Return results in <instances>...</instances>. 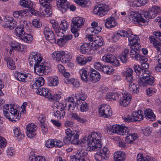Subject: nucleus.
<instances>
[{
	"label": "nucleus",
	"instance_id": "nucleus-1",
	"mask_svg": "<svg viewBox=\"0 0 161 161\" xmlns=\"http://www.w3.org/2000/svg\"><path fill=\"white\" fill-rule=\"evenodd\" d=\"M102 135L99 132H93L87 137L84 138L80 142L82 146H87V149L89 151L97 152L94 156L97 161L107 159L109 157V151L107 148H101L102 144Z\"/></svg>",
	"mask_w": 161,
	"mask_h": 161
},
{
	"label": "nucleus",
	"instance_id": "nucleus-2",
	"mask_svg": "<svg viewBox=\"0 0 161 161\" xmlns=\"http://www.w3.org/2000/svg\"><path fill=\"white\" fill-rule=\"evenodd\" d=\"M134 69L137 75L140 77L138 80L140 86L144 87L148 85H153L154 79L151 76L149 71L142 69L137 65H134Z\"/></svg>",
	"mask_w": 161,
	"mask_h": 161
},
{
	"label": "nucleus",
	"instance_id": "nucleus-3",
	"mask_svg": "<svg viewBox=\"0 0 161 161\" xmlns=\"http://www.w3.org/2000/svg\"><path fill=\"white\" fill-rule=\"evenodd\" d=\"M3 111L4 115L12 122L18 121L21 118V115H19L17 109L11 105H4L3 107Z\"/></svg>",
	"mask_w": 161,
	"mask_h": 161
},
{
	"label": "nucleus",
	"instance_id": "nucleus-4",
	"mask_svg": "<svg viewBox=\"0 0 161 161\" xmlns=\"http://www.w3.org/2000/svg\"><path fill=\"white\" fill-rule=\"evenodd\" d=\"M84 21L85 19L83 18L80 17H74L72 19L71 30L75 37H77L79 36L78 31L84 25Z\"/></svg>",
	"mask_w": 161,
	"mask_h": 161
},
{
	"label": "nucleus",
	"instance_id": "nucleus-5",
	"mask_svg": "<svg viewBox=\"0 0 161 161\" xmlns=\"http://www.w3.org/2000/svg\"><path fill=\"white\" fill-rule=\"evenodd\" d=\"M42 61L34 66L35 73L40 75H47L51 71L49 64L47 62Z\"/></svg>",
	"mask_w": 161,
	"mask_h": 161
},
{
	"label": "nucleus",
	"instance_id": "nucleus-6",
	"mask_svg": "<svg viewBox=\"0 0 161 161\" xmlns=\"http://www.w3.org/2000/svg\"><path fill=\"white\" fill-rule=\"evenodd\" d=\"M112 99L116 100L119 98V103L120 105L126 107L129 103L131 100L130 97L127 94H120L116 92H112Z\"/></svg>",
	"mask_w": 161,
	"mask_h": 161
},
{
	"label": "nucleus",
	"instance_id": "nucleus-7",
	"mask_svg": "<svg viewBox=\"0 0 161 161\" xmlns=\"http://www.w3.org/2000/svg\"><path fill=\"white\" fill-rule=\"evenodd\" d=\"M52 56L54 60L61 62L63 64L69 63L71 60L70 55L66 54L63 51L54 52L52 53Z\"/></svg>",
	"mask_w": 161,
	"mask_h": 161
},
{
	"label": "nucleus",
	"instance_id": "nucleus-8",
	"mask_svg": "<svg viewBox=\"0 0 161 161\" xmlns=\"http://www.w3.org/2000/svg\"><path fill=\"white\" fill-rule=\"evenodd\" d=\"M160 12L161 10L159 7L157 6H154L150 7L148 11L143 14V16L147 19V18L153 19L155 18Z\"/></svg>",
	"mask_w": 161,
	"mask_h": 161
},
{
	"label": "nucleus",
	"instance_id": "nucleus-9",
	"mask_svg": "<svg viewBox=\"0 0 161 161\" xmlns=\"http://www.w3.org/2000/svg\"><path fill=\"white\" fill-rule=\"evenodd\" d=\"M109 10L108 6L106 4H100L97 6H95L93 9V12L94 14H97L102 17L105 15Z\"/></svg>",
	"mask_w": 161,
	"mask_h": 161
},
{
	"label": "nucleus",
	"instance_id": "nucleus-10",
	"mask_svg": "<svg viewBox=\"0 0 161 161\" xmlns=\"http://www.w3.org/2000/svg\"><path fill=\"white\" fill-rule=\"evenodd\" d=\"M42 58L41 54L37 52H33L29 57V62L30 65L35 66L40 62H42Z\"/></svg>",
	"mask_w": 161,
	"mask_h": 161
},
{
	"label": "nucleus",
	"instance_id": "nucleus-11",
	"mask_svg": "<svg viewBox=\"0 0 161 161\" xmlns=\"http://www.w3.org/2000/svg\"><path fill=\"white\" fill-rule=\"evenodd\" d=\"M102 60L104 62L110 64L115 66H119L120 65L118 60L112 54L104 55L102 57Z\"/></svg>",
	"mask_w": 161,
	"mask_h": 161
},
{
	"label": "nucleus",
	"instance_id": "nucleus-12",
	"mask_svg": "<svg viewBox=\"0 0 161 161\" xmlns=\"http://www.w3.org/2000/svg\"><path fill=\"white\" fill-rule=\"evenodd\" d=\"M112 114L109 105H102L99 108V115L100 116L108 118Z\"/></svg>",
	"mask_w": 161,
	"mask_h": 161
},
{
	"label": "nucleus",
	"instance_id": "nucleus-13",
	"mask_svg": "<svg viewBox=\"0 0 161 161\" xmlns=\"http://www.w3.org/2000/svg\"><path fill=\"white\" fill-rule=\"evenodd\" d=\"M130 19L131 18L132 21L145 23L146 21L143 18V14H139L138 11L131 12L129 14Z\"/></svg>",
	"mask_w": 161,
	"mask_h": 161
},
{
	"label": "nucleus",
	"instance_id": "nucleus-14",
	"mask_svg": "<svg viewBox=\"0 0 161 161\" xmlns=\"http://www.w3.org/2000/svg\"><path fill=\"white\" fill-rule=\"evenodd\" d=\"M66 135H70L71 144L76 145L79 144V136L76 132L72 131L69 129H67L65 130Z\"/></svg>",
	"mask_w": 161,
	"mask_h": 161
},
{
	"label": "nucleus",
	"instance_id": "nucleus-15",
	"mask_svg": "<svg viewBox=\"0 0 161 161\" xmlns=\"http://www.w3.org/2000/svg\"><path fill=\"white\" fill-rule=\"evenodd\" d=\"M43 33L46 39L51 43L55 42L56 39L54 34L50 29L45 28L44 29Z\"/></svg>",
	"mask_w": 161,
	"mask_h": 161
},
{
	"label": "nucleus",
	"instance_id": "nucleus-16",
	"mask_svg": "<svg viewBox=\"0 0 161 161\" xmlns=\"http://www.w3.org/2000/svg\"><path fill=\"white\" fill-rule=\"evenodd\" d=\"M88 74L90 75L91 81L93 83L99 81L100 79V73L91 68H90Z\"/></svg>",
	"mask_w": 161,
	"mask_h": 161
},
{
	"label": "nucleus",
	"instance_id": "nucleus-17",
	"mask_svg": "<svg viewBox=\"0 0 161 161\" xmlns=\"http://www.w3.org/2000/svg\"><path fill=\"white\" fill-rule=\"evenodd\" d=\"M26 129V133L28 137L32 138L36 135V129L34 124L31 123L27 125Z\"/></svg>",
	"mask_w": 161,
	"mask_h": 161
},
{
	"label": "nucleus",
	"instance_id": "nucleus-18",
	"mask_svg": "<svg viewBox=\"0 0 161 161\" xmlns=\"http://www.w3.org/2000/svg\"><path fill=\"white\" fill-rule=\"evenodd\" d=\"M57 5L63 13L65 12L68 8L69 3L67 0H57Z\"/></svg>",
	"mask_w": 161,
	"mask_h": 161
},
{
	"label": "nucleus",
	"instance_id": "nucleus-19",
	"mask_svg": "<svg viewBox=\"0 0 161 161\" xmlns=\"http://www.w3.org/2000/svg\"><path fill=\"white\" fill-rule=\"evenodd\" d=\"M130 56L131 58H135L136 60L139 61L147 62V59L145 58L144 56H141L138 53L131 48V50L130 53Z\"/></svg>",
	"mask_w": 161,
	"mask_h": 161
},
{
	"label": "nucleus",
	"instance_id": "nucleus-20",
	"mask_svg": "<svg viewBox=\"0 0 161 161\" xmlns=\"http://www.w3.org/2000/svg\"><path fill=\"white\" fill-rule=\"evenodd\" d=\"M77 108L82 112H85L89 110L88 104L84 101L77 100L76 102Z\"/></svg>",
	"mask_w": 161,
	"mask_h": 161
},
{
	"label": "nucleus",
	"instance_id": "nucleus-21",
	"mask_svg": "<svg viewBox=\"0 0 161 161\" xmlns=\"http://www.w3.org/2000/svg\"><path fill=\"white\" fill-rule=\"evenodd\" d=\"M92 45L90 43H83L80 47V51L81 53L84 54H90L91 53L92 49Z\"/></svg>",
	"mask_w": 161,
	"mask_h": 161
},
{
	"label": "nucleus",
	"instance_id": "nucleus-22",
	"mask_svg": "<svg viewBox=\"0 0 161 161\" xmlns=\"http://www.w3.org/2000/svg\"><path fill=\"white\" fill-rule=\"evenodd\" d=\"M36 92L37 94L45 96L46 98L48 99L52 98L51 93L49 91L48 89L47 88L43 87H38L37 88Z\"/></svg>",
	"mask_w": 161,
	"mask_h": 161
},
{
	"label": "nucleus",
	"instance_id": "nucleus-23",
	"mask_svg": "<svg viewBox=\"0 0 161 161\" xmlns=\"http://www.w3.org/2000/svg\"><path fill=\"white\" fill-rule=\"evenodd\" d=\"M102 40L103 38L101 36H95L94 42L91 43L92 47L96 49L103 45V42Z\"/></svg>",
	"mask_w": 161,
	"mask_h": 161
},
{
	"label": "nucleus",
	"instance_id": "nucleus-24",
	"mask_svg": "<svg viewBox=\"0 0 161 161\" xmlns=\"http://www.w3.org/2000/svg\"><path fill=\"white\" fill-rule=\"evenodd\" d=\"M40 4L44 7H45V13L44 15L46 17L50 16L52 14V11L51 8V6L49 3H45V2H42V0L40 1Z\"/></svg>",
	"mask_w": 161,
	"mask_h": 161
},
{
	"label": "nucleus",
	"instance_id": "nucleus-25",
	"mask_svg": "<svg viewBox=\"0 0 161 161\" xmlns=\"http://www.w3.org/2000/svg\"><path fill=\"white\" fill-rule=\"evenodd\" d=\"M114 132L119 135H122L128 132V128L125 126H120L119 125H114Z\"/></svg>",
	"mask_w": 161,
	"mask_h": 161
},
{
	"label": "nucleus",
	"instance_id": "nucleus-26",
	"mask_svg": "<svg viewBox=\"0 0 161 161\" xmlns=\"http://www.w3.org/2000/svg\"><path fill=\"white\" fill-rule=\"evenodd\" d=\"M64 82L66 84H69L72 85L73 87L78 88L79 87L80 83L79 81L75 80L74 78H64L63 80Z\"/></svg>",
	"mask_w": 161,
	"mask_h": 161
},
{
	"label": "nucleus",
	"instance_id": "nucleus-27",
	"mask_svg": "<svg viewBox=\"0 0 161 161\" xmlns=\"http://www.w3.org/2000/svg\"><path fill=\"white\" fill-rule=\"evenodd\" d=\"M106 20L105 25L108 28H113L116 26L118 23L115 19L113 17L108 18Z\"/></svg>",
	"mask_w": 161,
	"mask_h": 161
},
{
	"label": "nucleus",
	"instance_id": "nucleus-28",
	"mask_svg": "<svg viewBox=\"0 0 161 161\" xmlns=\"http://www.w3.org/2000/svg\"><path fill=\"white\" fill-rule=\"evenodd\" d=\"M61 30L62 31H61L59 30V32H57V36H62L64 35V32H65V31L67 30L68 27V24L67 23V22L65 20H62L61 22Z\"/></svg>",
	"mask_w": 161,
	"mask_h": 161
},
{
	"label": "nucleus",
	"instance_id": "nucleus-29",
	"mask_svg": "<svg viewBox=\"0 0 161 161\" xmlns=\"http://www.w3.org/2000/svg\"><path fill=\"white\" fill-rule=\"evenodd\" d=\"M92 60L91 57L86 58L83 55L78 56L76 58L78 63L80 65H84L88 62H90Z\"/></svg>",
	"mask_w": 161,
	"mask_h": 161
},
{
	"label": "nucleus",
	"instance_id": "nucleus-30",
	"mask_svg": "<svg viewBox=\"0 0 161 161\" xmlns=\"http://www.w3.org/2000/svg\"><path fill=\"white\" fill-rule=\"evenodd\" d=\"M146 119L150 121H153L155 119V116L151 109H146L144 112Z\"/></svg>",
	"mask_w": 161,
	"mask_h": 161
},
{
	"label": "nucleus",
	"instance_id": "nucleus-31",
	"mask_svg": "<svg viewBox=\"0 0 161 161\" xmlns=\"http://www.w3.org/2000/svg\"><path fill=\"white\" fill-rule=\"evenodd\" d=\"M125 156V153L123 152H116L114 157V161H124Z\"/></svg>",
	"mask_w": 161,
	"mask_h": 161
},
{
	"label": "nucleus",
	"instance_id": "nucleus-32",
	"mask_svg": "<svg viewBox=\"0 0 161 161\" xmlns=\"http://www.w3.org/2000/svg\"><path fill=\"white\" fill-rule=\"evenodd\" d=\"M86 153L83 150H78L75 155V157L78 158L80 161H88V160L86 158Z\"/></svg>",
	"mask_w": 161,
	"mask_h": 161
},
{
	"label": "nucleus",
	"instance_id": "nucleus-33",
	"mask_svg": "<svg viewBox=\"0 0 161 161\" xmlns=\"http://www.w3.org/2000/svg\"><path fill=\"white\" fill-rule=\"evenodd\" d=\"M80 76L81 80L84 82H87L88 80L89 74L87 70L82 69L79 71Z\"/></svg>",
	"mask_w": 161,
	"mask_h": 161
},
{
	"label": "nucleus",
	"instance_id": "nucleus-34",
	"mask_svg": "<svg viewBox=\"0 0 161 161\" xmlns=\"http://www.w3.org/2000/svg\"><path fill=\"white\" fill-rule=\"evenodd\" d=\"M126 132L127 133L128 136H126L125 141L127 142L131 143L137 138V134L129 133L128 131Z\"/></svg>",
	"mask_w": 161,
	"mask_h": 161
},
{
	"label": "nucleus",
	"instance_id": "nucleus-35",
	"mask_svg": "<svg viewBox=\"0 0 161 161\" xmlns=\"http://www.w3.org/2000/svg\"><path fill=\"white\" fill-rule=\"evenodd\" d=\"M141 111L138 110L137 112H134L132 114L134 122L135 121H140L142 120L143 116L142 114Z\"/></svg>",
	"mask_w": 161,
	"mask_h": 161
},
{
	"label": "nucleus",
	"instance_id": "nucleus-36",
	"mask_svg": "<svg viewBox=\"0 0 161 161\" xmlns=\"http://www.w3.org/2000/svg\"><path fill=\"white\" fill-rule=\"evenodd\" d=\"M129 82V89L132 92L136 94L139 91L138 86L133 83L132 81H128Z\"/></svg>",
	"mask_w": 161,
	"mask_h": 161
},
{
	"label": "nucleus",
	"instance_id": "nucleus-37",
	"mask_svg": "<svg viewBox=\"0 0 161 161\" xmlns=\"http://www.w3.org/2000/svg\"><path fill=\"white\" fill-rule=\"evenodd\" d=\"M14 75L17 80L19 81L27 82L26 79L27 76L26 75L18 71H15L14 74Z\"/></svg>",
	"mask_w": 161,
	"mask_h": 161
},
{
	"label": "nucleus",
	"instance_id": "nucleus-38",
	"mask_svg": "<svg viewBox=\"0 0 161 161\" xmlns=\"http://www.w3.org/2000/svg\"><path fill=\"white\" fill-rule=\"evenodd\" d=\"M4 60L7 63L8 67L11 69H15L16 66L14 62L10 57H6L4 58Z\"/></svg>",
	"mask_w": 161,
	"mask_h": 161
},
{
	"label": "nucleus",
	"instance_id": "nucleus-39",
	"mask_svg": "<svg viewBox=\"0 0 161 161\" xmlns=\"http://www.w3.org/2000/svg\"><path fill=\"white\" fill-rule=\"evenodd\" d=\"M14 31L16 35L20 38L23 36L25 34L23 25L18 26L15 29Z\"/></svg>",
	"mask_w": 161,
	"mask_h": 161
},
{
	"label": "nucleus",
	"instance_id": "nucleus-40",
	"mask_svg": "<svg viewBox=\"0 0 161 161\" xmlns=\"http://www.w3.org/2000/svg\"><path fill=\"white\" fill-rule=\"evenodd\" d=\"M129 53L128 49L126 48L119 56L120 60L123 63H125L128 60L127 55Z\"/></svg>",
	"mask_w": 161,
	"mask_h": 161
},
{
	"label": "nucleus",
	"instance_id": "nucleus-41",
	"mask_svg": "<svg viewBox=\"0 0 161 161\" xmlns=\"http://www.w3.org/2000/svg\"><path fill=\"white\" fill-rule=\"evenodd\" d=\"M20 4L24 7L30 9L33 7V3L30 0H22L20 2Z\"/></svg>",
	"mask_w": 161,
	"mask_h": 161
},
{
	"label": "nucleus",
	"instance_id": "nucleus-42",
	"mask_svg": "<svg viewBox=\"0 0 161 161\" xmlns=\"http://www.w3.org/2000/svg\"><path fill=\"white\" fill-rule=\"evenodd\" d=\"M101 71L108 75H111L114 72V70L112 67L104 65H103Z\"/></svg>",
	"mask_w": 161,
	"mask_h": 161
},
{
	"label": "nucleus",
	"instance_id": "nucleus-43",
	"mask_svg": "<svg viewBox=\"0 0 161 161\" xmlns=\"http://www.w3.org/2000/svg\"><path fill=\"white\" fill-rule=\"evenodd\" d=\"M133 70L130 68L127 69L125 73V75L127 81H133V79L132 77Z\"/></svg>",
	"mask_w": 161,
	"mask_h": 161
},
{
	"label": "nucleus",
	"instance_id": "nucleus-44",
	"mask_svg": "<svg viewBox=\"0 0 161 161\" xmlns=\"http://www.w3.org/2000/svg\"><path fill=\"white\" fill-rule=\"evenodd\" d=\"M60 111L56 110L55 112L54 113V116L58 119L59 118V119H61L63 118L65 116V113L64 108H61Z\"/></svg>",
	"mask_w": 161,
	"mask_h": 161
},
{
	"label": "nucleus",
	"instance_id": "nucleus-45",
	"mask_svg": "<svg viewBox=\"0 0 161 161\" xmlns=\"http://www.w3.org/2000/svg\"><path fill=\"white\" fill-rule=\"evenodd\" d=\"M71 119H75L79 121L81 123H84L86 121V120L85 119L81 118L77 114L75 113H72L70 114Z\"/></svg>",
	"mask_w": 161,
	"mask_h": 161
},
{
	"label": "nucleus",
	"instance_id": "nucleus-46",
	"mask_svg": "<svg viewBox=\"0 0 161 161\" xmlns=\"http://www.w3.org/2000/svg\"><path fill=\"white\" fill-rule=\"evenodd\" d=\"M10 46L11 47L9 50L10 55L12 53V52L14 49L17 51H19L20 49L21 46L20 44H19L17 42L11 43L10 45Z\"/></svg>",
	"mask_w": 161,
	"mask_h": 161
},
{
	"label": "nucleus",
	"instance_id": "nucleus-47",
	"mask_svg": "<svg viewBox=\"0 0 161 161\" xmlns=\"http://www.w3.org/2000/svg\"><path fill=\"white\" fill-rule=\"evenodd\" d=\"M48 85L50 86H56L58 82V78H49Z\"/></svg>",
	"mask_w": 161,
	"mask_h": 161
},
{
	"label": "nucleus",
	"instance_id": "nucleus-48",
	"mask_svg": "<svg viewBox=\"0 0 161 161\" xmlns=\"http://www.w3.org/2000/svg\"><path fill=\"white\" fill-rule=\"evenodd\" d=\"M24 42L28 43H30L33 40L32 36L30 34H25L24 35L20 38Z\"/></svg>",
	"mask_w": 161,
	"mask_h": 161
},
{
	"label": "nucleus",
	"instance_id": "nucleus-49",
	"mask_svg": "<svg viewBox=\"0 0 161 161\" xmlns=\"http://www.w3.org/2000/svg\"><path fill=\"white\" fill-rule=\"evenodd\" d=\"M50 23L52 24V27L54 29L55 32L57 33V32H60V30L61 31L62 30H61L58 25V23L57 21L55 20H50Z\"/></svg>",
	"mask_w": 161,
	"mask_h": 161
},
{
	"label": "nucleus",
	"instance_id": "nucleus-50",
	"mask_svg": "<svg viewBox=\"0 0 161 161\" xmlns=\"http://www.w3.org/2000/svg\"><path fill=\"white\" fill-rule=\"evenodd\" d=\"M29 161H45L44 157L40 156L36 157L35 156H31L29 158Z\"/></svg>",
	"mask_w": 161,
	"mask_h": 161
},
{
	"label": "nucleus",
	"instance_id": "nucleus-51",
	"mask_svg": "<svg viewBox=\"0 0 161 161\" xmlns=\"http://www.w3.org/2000/svg\"><path fill=\"white\" fill-rule=\"evenodd\" d=\"M131 45H132V46L131 47V48L133 49L134 50H135L137 53H140L141 49V46L138 42H135V43H131Z\"/></svg>",
	"mask_w": 161,
	"mask_h": 161
},
{
	"label": "nucleus",
	"instance_id": "nucleus-52",
	"mask_svg": "<svg viewBox=\"0 0 161 161\" xmlns=\"http://www.w3.org/2000/svg\"><path fill=\"white\" fill-rule=\"evenodd\" d=\"M101 29L102 28L101 27L97 26L96 28H95L94 27H91L87 28L86 31H91V33H94L96 35L101 31Z\"/></svg>",
	"mask_w": 161,
	"mask_h": 161
},
{
	"label": "nucleus",
	"instance_id": "nucleus-53",
	"mask_svg": "<svg viewBox=\"0 0 161 161\" xmlns=\"http://www.w3.org/2000/svg\"><path fill=\"white\" fill-rule=\"evenodd\" d=\"M120 36L119 31L115 32L112 36V40L114 42H116L120 39Z\"/></svg>",
	"mask_w": 161,
	"mask_h": 161
},
{
	"label": "nucleus",
	"instance_id": "nucleus-54",
	"mask_svg": "<svg viewBox=\"0 0 161 161\" xmlns=\"http://www.w3.org/2000/svg\"><path fill=\"white\" fill-rule=\"evenodd\" d=\"M14 133L15 137L17 138L18 139H21L22 137H24V135L22 134L19 130L16 128L14 130Z\"/></svg>",
	"mask_w": 161,
	"mask_h": 161
},
{
	"label": "nucleus",
	"instance_id": "nucleus-55",
	"mask_svg": "<svg viewBox=\"0 0 161 161\" xmlns=\"http://www.w3.org/2000/svg\"><path fill=\"white\" fill-rule=\"evenodd\" d=\"M128 40L131 44V43H132L138 42L139 39L137 36H135L133 34H131L128 37Z\"/></svg>",
	"mask_w": 161,
	"mask_h": 161
},
{
	"label": "nucleus",
	"instance_id": "nucleus-56",
	"mask_svg": "<svg viewBox=\"0 0 161 161\" xmlns=\"http://www.w3.org/2000/svg\"><path fill=\"white\" fill-rule=\"evenodd\" d=\"M45 146L47 147H52L55 146V141L53 140L49 139L46 142Z\"/></svg>",
	"mask_w": 161,
	"mask_h": 161
},
{
	"label": "nucleus",
	"instance_id": "nucleus-57",
	"mask_svg": "<svg viewBox=\"0 0 161 161\" xmlns=\"http://www.w3.org/2000/svg\"><path fill=\"white\" fill-rule=\"evenodd\" d=\"M156 91V90L153 88H149L147 89L146 90V94L147 96H150L155 93Z\"/></svg>",
	"mask_w": 161,
	"mask_h": 161
},
{
	"label": "nucleus",
	"instance_id": "nucleus-58",
	"mask_svg": "<svg viewBox=\"0 0 161 161\" xmlns=\"http://www.w3.org/2000/svg\"><path fill=\"white\" fill-rule=\"evenodd\" d=\"M147 0H135L136 5L137 7L143 6L147 3Z\"/></svg>",
	"mask_w": 161,
	"mask_h": 161
},
{
	"label": "nucleus",
	"instance_id": "nucleus-59",
	"mask_svg": "<svg viewBox=\"0 0 161 161\" xmlns=\"http://www.w3.org/2000/svg\"><path fill=\"white\" fill-rule=\"evenodd\" d=\"M137 161H151L150 159L144 158L142 154H138L137 156Z\"/></svg>",
	"mask_w": 161,
	"mask_h": 161
},
{
	"label": "nucleus",
	"instance_id": "nucleus-60",
	"mask_svg": "<svg viewBox=\"0 0 161 161\" xmlns=\"http://www.w3.org/2000/svg\"><path fill=\"white\" fill-rule=\"evenodd\" d=\"M36 79L37 82V85H38L39 87L42 86L44 85L45 80L42 77H40L39 78H36Z\"/></svg>",
	"mask_w": 161,
	"mask_h": 161
},
{
	"label": "nucleus",
	"instance_id": "nucleus-61",
	"mask_svg": "<svg viewBox=\"0 0 161 161\" xmlns=\"http://www.w3.org/2000/svg\"><path fill=\"white\" fill-rule=\"evenodd\" d=\"M6 139L3 137L0 136V147L3 148L6 145Z\"/></svg>",
	"mask_w": 161,
	"mask_h": 161
},
{
	"label": "nucleus",
	"instance_id": "nucleus-62",
	"mask_svg": "<svg viewBox=\"0 0 161 161\" xmlns=\"http://www.w3.org/2000/svg\"><path fill=\"white\" fill-rule=\"evenodd\" d=\"M32 25L35 27L38 28L42 25L41 23L36 19L33 20L32 21Z\"/></svg>",
	"mask_w": 161,
	"mask_h": 161
},
{
	"label": "nucleus",
	"instance_id": "nucleus-63",
	"mask_svg": "<svg viewBox=\"0 0 161 161\" xmlns=\"http://www.w3.org/2000/svg\"><path fill=\"white\" fill-rule=\"evenodd\" d=\"M103 65L99 62H95L94 64L95 69L100 71L102 70Z\"/></svg>",
	"mask_w": 161,
	"mask_h": 161
},
{
	"label": "nucleus",
	"instance_id": "nucleus-64",
	"mask_svg": "<svg viewBox=\"0 0 161 161\" xmlns=\"http://www.w3.org/2000/svg\"><path fill=\"white\" fill-rule=\"evenodd\" d=\"M152 128H146L143 131L144 134L146 136H148L152 132Z\"/></svg>",
	"mask_w": 161,
	"mask_h": 161
}]
</instances>
